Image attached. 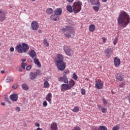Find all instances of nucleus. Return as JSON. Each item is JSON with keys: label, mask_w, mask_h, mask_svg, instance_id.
<instances>
[{"label": "nucleus", "mask_w": 130, "mask_h": 130, "mask_svg": "<svg viewBox=\"0 0 130 130\" xmlns=\"http://www.w3.org/2000/svg\"><path fill=\"white\" fill-rule=\"evenodd\" d=\"M22 61H23V62H24V61H26V59L25 58H23L22 59Z\"/></svg>", "instance_id": "nucleus-57"}, {"label": "nucleus", "mask_w": 130, "mask_h": 130, "mask_svg": "<svg viewBox=\"0 0 130 130\" xmlns=\"http://www.w3.org/2000/svg\"><path fill=\"white\" fill-rule=\"evenodd\" d=\"M39 28V24L36 21H32L31 23V29L34 31H36Z\"/></svg>", "instance_id": "nucleus-9"}, {"label": "nucleus", "mask_w": 130, "mask_h": 130, "mask_svg": "<svg viewBox=\"0 0 130 130\" xmlns=\"http://www.w3.org/2000/svg\"><path fill=\"white\" fill-rule=\"evenodd\" d=\"M112 130H119V125H117L116 126H114L113 127Z\"/></svg>", "instance_id": "nucleus-40"}, {"label": "nucleus", "mask_w": 130, "mask_h": 130, "mask_svg": "<svg viewBox=\"0 0 130 130\" xmlns=\"http://www.w3.org/2000/svg\"><path fill=\"white\" fill-rule=\"evenodd\" d=\"M58 81H59V82H63L65 84H68V83H69V79L67 76H63L62 77H60Z\"/></svg>", "instance_id": "nucleus-13"}, {"label": "nucleus", "mask_w": 130, "mask_h": 130, "mask_svg": "<svg viewBox=\"0 0 130 130\" xmlns=\"http://www.w3.org/2000/svg\"><path fill=\"white\" fill-rule=\"evenodd\" d=\"M2 74H5V71H1Z\"/></svg>", "instance_id": "nucleus-61"}, {"label": "nucleus", "mask_w": 130, "mask_h": 130, "mask_svg": "<svg viewBox=\"0 0 130 130\" xmlns=\"http://www.w3.org/2000/svg\"><path fill=\"white\" fill-rule=\"evenodd\" d=\"M16 49L17 50L18 53L27 52V51L29 50V45L25 43H23L22 44V45H17Z\"/></svg>", "instance_id": "nucleus-5"}, {"label": "nucleus", "mask_w": 130, "mask_h": 130, "mask_svg": "<svg viewBox=\"0 0 130 130\" xmlns=\"http://www.w3.org/2000/svg\"><path fill=\"white\" fill-rule=\"evenodd\" d=\"M62 13V9L61 8H57L54 11V14L55 15H57V16H59L61 15Z\"/></svg>", "instance_id": "nucleus-22"}, {"label": "nucleus", "mask_w": 130, "mask_h": 130, "mask_svg": "<svg viewBox=\"0 0 130 130\" xmlns=\"http://www.w3.org/2000/svg\"><path fill=\"white\" fill-rule=\"evenodd\" d=\"M13 80H14V78H13V77L12 76L8 77L6 79V83H11V82H13Z\"/></svg>", "instance_id": "nucleus-30"}, {"label": "nucleus", "mask_w": 130, "mask_h": 130, "mask_svg": "<svg viewBox=\"0 0 130 130\" xmlns=\"http://www.w3.org/2000/svg\"><path fill=\"white\" fill-rule=\"evenodd\" d=\"M81 93L82 95H85L86 94V90L84 88L81 89Z\"/></svg>", "instance_id": "nucleus-42"}, {"label": "nucleus", "mask_w": 130, "mask_h": 130, "mask_svg": "<svg viewBox=\"0 0 130 130\" xmlns=\"http://www.w3.org/2000/svg\"><path fill=\"white\" fill-rule=\"evenodd\" d=\"M35 74L37 75V76L42 75V73L41 72V70H37Z\"/></svg>", "instance_id": "nucleus-37"}, {"label": "nucleus", "mask_w": 130, "mask_h": 130, "mask_svg": "<svg viewBox=\"0 0 130 130\" xmlns=\"http://www.w3.org/2000/svg\"><path fill=\"white\" fill-rule=\"evenodd\" d=\"M92 130H107V127L103 125L100 126L99 128L96 126H93Z\"/></svg>", "instance_id": "nucleus-19"}, {"label": "nucleus", "mask_w": 130, "mask_h": 130, "mask_svg": "<svg viewBox=\"0 0 130 130\" xmlns=\"http://www.w3.org/2000/svg\"><path fill=\"white\" fill-rule=\"evenodd\" d=\"M67 84H68V86H69V88H70V89H72V88H73V87H74L76 85V81H75V80H74V79H71L68 82Z\"/></svg>", "instance_id": "nucleus-15"}, {"label": "nucleus", "mask_w": 130, "mask_h": 130, "mask_svg": "<svg viewBox=\"0 0 130 130\" xmlns=\"http://www.w3.org/2000/svg\"><path fill=\"white\" fill-rule=\"evenodd\" d=\"M56 58L55 63L58 71H64L66 63L63 62V56L61 54H58L56 55Z\"/></svg>", "instance_id": "nucleus-3"}, {"label": "nucleus", "mask_w": 130, "mask_h": 130, "mask_svg": "<svg viewBox=\"0 0 130 130\" xmlns=\"http://www.w3.org/2000/svg\"><path fill=\"white\" fill-rule=\"evenodd\" d=\"M98 108H99V109H102V106H101V105H98Z\"/></svg>", "instance_id": "nucleus-51"}, {"label": "nucleus", "mask_w": 130, "mask_h": 130, "mask_svg": "<svg viewBox=\"0 0 130 130\" xmlns=\"http://www.w3.org/2000/svg\"><path fill=\"white\" fill-rule=\"evenodd\" d=\"M6 20V15L5 11L3 9H0V21H5Z\"/></svg>", "instance_id": "nucleus-12"}, {"label": "nucleus", "mask_w": 130, "mask_h": 130, "mask_svg": "<svg viewBox=\"0 0 130 130\" xmlns=\"http://www.w3.org/2000/svg\"><path fill=\"white\" fill-rule=\"evenodd\" d=\"M14 50H15V49L14 48V47L10 48V51H11L12 52H14Z\"/></svg>", "instance_id": "nucleus-52"}, {"label": "nucleus", "mask_w": 130, "mask_h": 130, "mask_svg": "<svg viewBox=\"0 0 130 130\" xmlns=\"http://www.w3.org/2000/svg\"><path fill=\"white\" fill-rule=\"evenodd\" d=\"M95 25L91 24L89 26V31H90V32H94V31H95Z\"/></svg>", "instance_id": "nucleus-27"}, {"label": "nucleus", "mask_w": 130, "mask_h": 130, "mask_svg": "<svg viewBox=\"0 0 130 130\" xmlns=\"http://www.w3.org/2000/svg\"><path fill=\"white\" fill-rule=\"evenodd\" d=\"M26 70L27 71H29V70H31V66H28L26 67Z\"/></svg>", "instance_id": "nucleus-50"}, {"label": "nucleus", "mask_w": 130, "mask_h": 130, "mask_svg": "<svg viewBox=\"0 0 130 130\" xmlns=\"http://www.w3.org/2000/svg\"><path fill=\"white\" fill-rule=\"evenodd\" d=\"M50 87V85L49 84V82L46 80H44V88L45 89H48Z\"/></svg>", "instance_id": "nucleus-26"}, {"label": "nucleus", "mask_w": 130, "mask_h": 130, "mask_svg": "<svg viewBox=\"0 0 130 130\" xmlns=\"http://www.w3.org/2000/svg\"><path fill=\"white\" fill-rule=\"evenodd\" d=\"M102 100L103 101V105H104V106H106V105H107L109 104V103H108V101H107V100H106L105 99H102Z\"/></svg>", "instance_id": "nucleus-33"}, {"label": "nucleus", "mask_w": 130, "mask_h": 130, "mask_svg": "<svg viewBox=\"0 0 130 130\" xmlns=\"http://www.w3.org/2000/svg\"><path fill=\"white\" fill-rule=\"evenodd\" d=\"M21 87L22 88V89L23 90H25V91H27V90H28L29 89V87L28 86V85L26 84H23L22 85H21Z\"/></svg>", "instance_id": "nucleus-31"}, {"label": "nucleus", "mask_w": 130, "mask_h": 130, "mask_svg": "<svg viewBox=\"0 0 130 130\" xmlns=\"http://www.w3.org/2000/svg\"><path fill=\"white\" fill-rule=\"evenodd\" d=\"M89 4L91 5H94V4H97L98 3H100V0H88Z\"/></svg>", "instance_id": "nucleus-28"}, {"label": "nucleus", "mask_w": 130, "mask_h": 130, "mask_svg": "<svg viewBox=\"0 0 130 130\" xmlns=\"http://www.w3.org/2000/svg\"><path fill=\"white\" fill-rule=\"evenodd\" d=\"M61 31L62 33H64L65 36L68 38H71L72 35L75 34V30L74 29V28L71 26H65L64 27H62L61 29Z\"/></svg>", "instance_id": "nucleus-4"}, {"label": "nucleus", "mask_w": 130, "mask_h": 130, "mask_svg": "<svg viewBox=\"0 0 130 130\" xmlns=\"http://www.w3.org/2000/svg\"><path fill=\"white\" fill-rule=\"evenodd\" d=\"M67 2L68 3H72L74 2V0H67Z\"/></svg>", "instance_id": "nucleus-54"}, {"label": "nucleus", "mask_w": 130, "mask_h": 130, "mask_svg": "<svg viewBox=\"0 0 130 130\" xmlns=\"http://www.w3.org/2000/svg\"><path fill=\"white\" fill-rule=\"evenodd\" d=\"M67 90H71L68 84H62L61 85V91L62 92H64V91H67Z\"/></svg>", "instance_id": "nucleus-11"}, {"label": "nucleus", "mask_w": 130, "mask_h": 130, "mask_svg": "<svg viewBox=\"0 0 130 130\" xmlns=\"http://www.w3.org/2000/svg\"><path fill=\"white\" fill-rule=\"evenodd\" d=\"M23 126L26 127V126H27V124H26V123L23 124Z\"/></svg>", "instance_id": "nucleus-60"}, {"label": "nucleus", "mask_w": 130, "mask_h": 130, "mask_svg": "<svg viewBox=\"0 0 130 130\" xmlns=\"http://www.w3.org/2000/svg\"><path fill=\"white\" fill-rule=\"evenodd\" d=\"M102 113H106L107 112V109L106 108H102Z\"/></svg>", "instance_id": "nucleus-41"}, {"label": "nucleus", "mask_w": 130, "mask_h": 130, "mask_svg": "<svg viewBox=\"0 0 130 130\" xmlns=\"http://www.w3.org/2000/svg\"><path fill=\"white\" fill-rule=\"evenodd\" d=\"M15 109L18 112H20V111H21V109L19 107H16Z\"/></svg>", "instance_id": "nucleus-48"}, {"label": "nucleus", "mask_w": 130, "mask_h": 130, "mask_svg": "<svg viewBox=\"0 0 130 130\" xmlns=\"http://www.w3.org/2000/svg\"><path fill=\"white\" fill-rule=\"evenodd\" d=\"M67 75H70V70H65L63 72V76H64V77H67Z\"/></svg>", "instance_id": "nucleus-35"}, {"label": "nucleus", "mask_w": 130, "mask_h": 130, "mask_svg": "<svg viewBox=\"0 0 130 130\" xmlns=\"http://www.w3.org/2000/svg\"><path fill=\"white\" fill-rule=\"evenodd\" d=\"M46 13L48 15H51L53 13V9L52 8H48L46 10Z\"/></svg>", "instance_id": "nucleus-29"}, {"label": "nucleus", "mask_w": 130, "mask_h": 130, "mask_svg": "<svg viewBox=\"0 0 130 130\" xmlns=\"http://www.w3.org/2000/svg\"><path fill=\"white\" fill-rule=\"evenodd\" d=\"M116 79L118 80V81H122L124 80V76L121 74V73H118L116 75Z\"/></svg>", "instance_id": "nucleus-14"}, {"label": "nucleus", "mask_w": 130, "mask_h": 130, "mask_svg": "<svg viewBox=\"0 0 130 130\" xmlns=\"http://www.w3.org/2000/svg\"><path fill=\"white\" fill-rule=\"evenodd\" d=\"M83 3L79 0L75 1L72 6L71 5H67L66 9L69 13H74V14H78L80 13L82 10Z\"/></svg>", "instance_id": "nucleus-2"}, {"label": "nucleus", "mask_w": 130, "mask_h": 130, "mask_svg": "<svg viewBox=\"0 0 130 130\" xmlns=\"http://www.w3.org/2000/svg\"><path fill=\"white\" fill-rule=\"evenodd\" d=\"M43 44L45 45V46H46L47 47L49 46V43L47 41V40L44 39L43 41Z\"/></svg>", "instance_id": "nucleus-34"}, {"label": "nucleus", "mask_w": 130, "mask_h": 130, "mask_svg": "<svg viewBox=\"0 0 130 130\" xmlns=\"http://www.w3.org/2000/svg\"><path fill=\"white\" fill-rule=\"evenodd\" d=\"M72 111L73 112H79V111H80V107H78V106H76L74 107V108L73 109H72Z\"/></svg>", "instance_id": "nucleus-32"}, {"label": "nucleus", "mask_w": 130, "mask_h": 130, "mask_svg": "<svg viewBox=\"0 0 130 130\" xmlns=\"http://www.w3.org/2000/svg\"><path fill=\"white\" fill-rule=\"evenodd\" d=\"M34 61L35 64L37 65V67H38V68H40L41 67V63H40V62H39V59H38V58L36 57L34 58Z\"/></svg>", "instance_id": "nucleus-24"}, {"label": "nucleus", "mask_w": 130, "mask_h": 130, "mask_svg": "<svg viewBox=\"0 0 130 130\" xmlns=\"http://www.w3.org/2000/svg\"><path fill=\"white\" fill-rule=\"evenodd\" d=\"M46 100L50 104H51V101L52 100V94L51 93H49L46 96Z\"/></svg>", "instance_id": "nucleus-18"}, {"label": "nucleus", "mask_w": 130, "mask_h": 130, "mask_svg": "<svg viewBox=\"0 0 130 130\" xmlns=\"http://www.w3.org/2000/svg\"><path fill=\"white\" fill-rule=\"evenodd\" d=\"M103 3H106L107 2V0H102Z\"/></svg>", "instance_id": "nucleus-56"}, {"label": "nucleus", "mask_w": 130, "mask_h": 130, "mask_svg": "<svg viewBox=\"0 0 130 130\" xmlns=\"http://www.w3.org/2000/svg\"><path fill=\"white\" fill-rule=\"evenodd\" d=\"M35 126H37L38 127H39L40 126V124L38 122H36L35 124Z\"/></svg>", "instance_id": "nucleus-49"}, {"label": "nucleus", "mask_w": 130, "mask_h": 130, "mask_svg": "<svg viewBox=\"0 0 130 130\" xmlns=\"http://www.w3.org/2000/svg\"><path fill=\"white\" fill-rule=\"evenodd\" d=\"M17 69H18L19 72H23V70H22V69H21V68H20V67H18L17 68Z\"/></svg>", "instance_id": "nucleus-53"}, {"label": "nucleus", "mask_w": 130, "mask_h": 130, "mask_svg": "<svg viewBox=\"0 0 130 130\" xmlns=\"http://www.w3.org/2000/svg\"><path fill=\"white\" fill-rule=\"evenodd\" d=\"M30 80H35L36 78H37V75L35 74V73L31 72L30 75Z\"/></svg>", "instance_id": "nucleus-25"}, {"label": "nucleus", "mask_w": 130, "mask_h": 130, "mask_svg": "<svg viewBox=\"0 0 130 130\" xmlns=\"http://www.w3.org/2000/svg\"><path fill=\"white\" fill-rule=\"evenodd\" d=\"M73 130H81L80 127L76 126L74 128Z\"/></svg>", "instance_id": "nucleus-47"}, {"label": "nucleus", "mask_w": 130, "mask_h": 130, "mask_svg": "<svg viewBox=\"0 0 130 130\" xmlns=\"http://www.w3.org/2000/svg\"><path fill=\"white\" fill-rule=\"evenodd\" d=\"M18 84H14V85H13L12 88H13V89H17V88H18Z\"/></svg>", "instance_id": "nucleus-46"}, {"label": "nucleus", "mask_w": 130, "mask_h": 130, "mask_svg": "<svg viewBox=\"0 0 130 130\" xmlns=\"http://www.w3.org/2000/svg\"><path fill=\"white\" fill-rule=\"evenodd\" d=\"M95 87L96 89H98V90H101V89L103 88V82L101 80L95 81Z\"/></svg>", "instance_id": "nucleus-7"}, {"label": "nucleus", "mask_w": 130, "mask_h": 130, "mask_svg": "<svg viewBox=\"0 0 130 130\" xmlns=\"http://www.w3.org/2000/svg\"><path fill=\"white\" fill-rule=\"evenodd\" d=\"M94 5H96L97 6L92 7V9L95 11V12H98L99 9L101 8V4L100 2H98V3H94Z\"/></svg>", "instance_id": "nucleus-17"}, {"label": "nucleus", "mask_w": 130, "mask_h": 130, "mask_svg": "<svg viewBox=\"0 0 130 130\" xmlns=\"http://www.w3.org/2000/svg\"><path fill=\"white\" fill-rule=\"evenodd\" d=\"M1 105H3V106H5V103H2Z\"/></svg>", "instance_id": "nucleus-59"}, {"label": "nucleus", "mask_w": 130, "mask_h": 130, "mask_svg": "<svg viewBox=\"0 0 130 130\" xmlns=\"http://www.w3.org/2000/svg\"><path fill=\"white\" fill-rule=\"evenodd\" d=\"M130 23V16L126 12L122 10L120 12L118 19L117 24L122 28H125Z\"/></svg>", "instance_id": "nucleus-1"}, {"label": "nucleus", "mask_w": 130, "mask_h": 130, "mask_svg": "<svg viewBox=\"0 0 130 130\" xmlns=\"http://www.w3.org/2000/svg\"><path fill=\"white\" fill-rule=\"evenodd\" d=\"M58 128L57 127V124L55 122H52L51 124L50 130H57Z\"/></svg>", "instance_id": "nucleus-21"}, {"label": "nucleus", "mask_w": 130, "mask_h": 130, "mask_svg": "<svg viewBox=\"0 0 130 130\" xmlns=\"http://www.w3.org/2000/svg\"><path fill=\"white\" fill-rule=\"evenodd\" d=\"M29 55L31 58H34L37 56V54H36V52L34 50H30L28 52Z\"/></svg>", "instance_id": "nucleus-16"}, {"label": "nucleus", "mask_w": 130, "mask_h": 130, "mask_svg": "<svg viewBox=\"0 0 130 130\" xmlns=\"http://www.w3.org/2000/svg\"><path fill=\"white\" fill-rule=\"evenodd\" d=\"M10 98L12 101L15 102L18 100V95L17 94H13L10 95Z\"/></svg>", "instance_id": "nucleus-20"}, {"label": "nucleus", "mask_w": 130, "mask_h": 130, "mask_svg": "<svg viewBox=\"0 0 130 130\" xmlns=\"http://www.w3.org/2000/svg\"><path fill=\"white\" fill-rule=\"evenodd\" d=\"M43 105L44 107H46L48 105V104L46 101H44L43 103Z\"/></svg>", "instance_id": "nucleus-43"}, {"label": "nucleus", "mask_w": 130, "mask_h": 130, "mask_svg": "<svg viewBox=\"0 0 130 130\" xmlns=\"http://www.w3.org/2000/svg\"><path fill=\"white\" fill-rule=\"evenodd\" d=\"M127 98H128V100L129 101V103L130 104V97H129V95L127 96Z\"/></svg>", "instance_id": "nucleus-55"}, {"label": "nucleus", "mask_w": 130, "mask_h": 130, "mask_svg": "<svg viewBox=\"0 0 130 130\" xmlns=\"http://www.w3.org/2000/svg\"><path fill=\"white\" fill-rule=\"evenodd\" d=\"M120 59L118 57H115L114 59V64L115 68H119L120 66Z\"/></svg>", "instance_id": "nucleus-10"}, {"label": "nucleus", "mask_w": 130, "mask_h": 130, "mask_svg": "<svg viewBox=\"0 0 130 130\" xmlns=\"http://www.w3.org/2000/svg\"><path fill=\"white\" fill-rule=\"evenodd\" d=\"M102 39L103 40V43H106V41H107V38L105 37H102Z\"/></svg>", "instance_id": "nucleus-44"}, {"label": "nucleus", "mask_w": 130, "mask_h": 130, "mask_svg": "<svg viewBox=\"0 0 130 130\" xmlns=\"http://www.w3.org/2000/svg\"><path fill=\"white\" fill-rule=\"evenodd\" d=\"M32 1V2H35V1H36V0H31Z\"/></svg>", "instance_id": "nucleus-62"}, {"label": "nucleus", "mask_w": 130, "mask_h": 130, "mask_svg": "<svg viewBox=\"0 0 130 130\" xmlns=\"http://www.w3.org/2000/svg\"><path fill=\"white\" fill-rule=\"evenodd\" d=\"M50 18L52 21H58L59 20V16L56 14H53L50 16Z\"/></svg>", "instance_id": "nucleus-23"}, {"label": "nucleus", "mask_w": 130, "mask_h": 130, "mask_svg": "<svg viewBox=\"0 0 130 130\" xmlns=\"http://www.w3.org/2000/svg\"><path fill=\"white\" fill-rule=\"evenodd\" d=\"M124 86H125V83H124V82H122V83H121L119 85L120 88H123V87H124Z\"/></svg>", "instance_id": "nucleus-45"}, {"label": "nucleus", "mask_w": 130, "mask_h": 130, "mask_svg": "<svg viewBox=\"0 0 130 130\" xmlns=\"http://www.w3.org/2000/svg\"><path fill=\"white\" fill-rule=\"evenodd\" d=\"M26 66H27V64L26 63H21V68H22L23 70H25L26 69Z\"/></svg>", "instance_id": "nucleus-38"}, {"label": "nucleus", "mask_w": 130, "mask_h": 130, "mask_svg": "<svg viewBox=\"0 0 130 130\" xmlns=\"http://www.w3.org/2000/svg\"><path fill=\"white\" fill-rule=\"evenodd\" d=\"M72 78L75 80V81H77L78 80V75H77L76 73H73L72 75Z\"/></svg>", "instance_id": "nucleus-36"}, {"label": "nucleus", "mask_w": 130, "mask_h": 130, "mask_svg": "<svg viewBox=\"0 0 130 130\" xmlns=\"http://www.w3.org/2000/svg\"><path fill=\"white\" fill-rule=\"evenodd\" d=\"M118 41V39L117 38H116L113 42L114 45H116V44L117 43Z\"/></svg>", "instance_id": "nucleus-39"}, {"label": "nucleus", "mask_w": 130, "mask_h": 130, "mask_svg": "<svg viewBox=\"0 0 130 130\" xmlns=\"http://www.w3.org/2000/svg\"><path fill=\"white\" fill-rule=\"evenodd\" d=\"M63 50L66 55L68 56H73V55H74V50H73L70 46L64 45L63 46Z\"/></svg>", "instance_id": "nucleus-6"}, {"label": "nucleus", "mask_w": 130, "mask_h": 130, "mask_svg": "<svg viewBox=\"0 0 130 130\" xmlns=\"http://www.w3.org/2000/svg\"><path fill=\"white\" fill-rule=\"evenodd\" d=\"M113 52V49L111 48H107L105 50V53L107 57H110Z\"/></svg>", "instance_id": "nucleus-8"}, {"label": "nucleus", "mask_w": 130, "mask_h": 130, "mask_svg": "<svg viewBox=\"0 0 130 130\" xmlns=\"http://www.w3.org/2000/svg\"><path fill=\"white\" fill-rule=\"evenodd\" d=\"M36 130H42V129L41 128H40V127H38V128L36 129Z\"/></svg>", "instance_id": "nucleus-58"}]
</instances>
